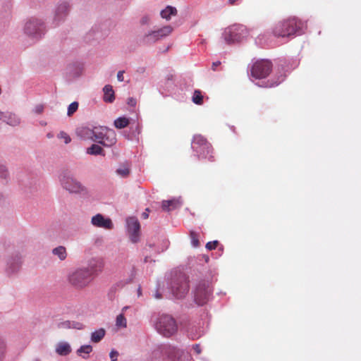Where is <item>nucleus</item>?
<instances>
[{
    "mask_svg": "<svg viewBox=\"0 0 361 361\" xmlns=\"http://www.w3.org/2000/svg\"><path fill=\"white\" fill-rule=\"evenodd\" d=\"M303 23L295 18H290L276 23L273 34L277 37H289L302 33Z\"/></svg>",
    "mask_w": 361,
    "mask_h": 361,
    "instance_id": "obj_1",
    "label": "nucleus"
},
{
    "mask_svg": "<svg viewBox=\"0 0 361 361\" xmlns=\"http://www.w3.org/2000/svg\"><path fill=\"white\" fill-rule=\"evenodd\" d=\"M97 269L90 264L87 267L79 268L71 272L68 281L76 288H83L90 283Z\"/></svg>",
    "mask_w": 361,
    "mask_h": 361,
    "instance_id": "obj_2",
    "label": "nucleus"
},
{
    "mask_svg": "<svg viewBox=\"0 0 361 361\" xmlns=\"http://www.w3.org/2000/svg\"><path fill=\"white\" fill-rule=\"evenodd\" d=\"M192 148L199 159H206L209 161H214V149L211 144L203 136L200 135L194 136Z\"/></svg>",
    "mask_w": 361,
    "mask_h": 361,
    "instance_id": "obj_3",
    "label": "nucleus"
},
{
    "mask_svg": "<svg viewBox=\"0 0 361 361\" xmlns=\"http://www.w3.org/2000/svg\"><path fill=\"white\" fill-rule=\"evenodd\" d=\"M182 352L173 346H161L155 348L150 355V361H161L164 360V357L166 356L171 361H175L176 358H178Z\"/></svg>",
    "mask_w": 361,
    "mask_h": 361,
    "instance_id": "obj_4",
    "label": "nucleus"
},
{
    "mask_svg": "<svg viewBox=\"0 0 361 361\" xmlns=\"http://www.w3.org/2000/svg\"><path fill=\"white\" fill-rule=\"evenodd\" d=\"M213 289L211 283L207 281H200L196 285L194 290V298L199 305L206 304L212 295Z\"/></svg>",
    "mask_w": 361,
    "mask_h": 361,
    "instance_id": "obj_5",
    "label": "nucleus"
},
{
    "mask_svg": "<svg viewBox=\"0 0 361 361\" xmlns=\"http://www.w3.org/2000/svg\"><path fill=\"white\" fill-rule=\"evenodd\" d=\"M156 328L159 334L165 337H170L178 330L175 319L169 315H161L156 324Z\"/></svg>",
    "mask_w": 361,
    "mask_h": 361,
    "instance_id": "obj_6",
    "label": "nucleus"
},
{
    "mask_svg": "<svg viewBox=\"0 0 361 361\" xmlns=\"http://www.w3.org/2000/svg\"><path fill=\"white\" fill-rule=\"evenodd\" d=\"M272 68L271 61L268 60H259L253 63L250 69L252 77L256 79H262L267 77Z\"/></svg>",
    "mask_w": 361,
    "mask_h": 361,
    "instance_id": "obj_7",
    "label": "nucleus"
},
{
    "mask_svg": "<svg viewBox=\"0 0 361 361\" xmlns=\"http://www.w3.org/2000/svg\"><path fill=\"white\" fill-rule=\"evenodd\" d=\"M247 34V30L245 26L241 25H235L224 32V39L228 44L239 42Z\"/></svg>",
    "mask_w": 361,
    "mask_h": 361,
    "instance_id": "obj_8",
    "label": "nucleus"
},
{
    "mask_svg": "<svg viewBox=\"0 0 361 361\" xmlns=\"http://www.w3.org/2000/svg\"><path fill=\"white\" fill-rule=\"evenodd\" d=\"M189 290V284L188 278L185 275H180L173 282L171 291L176 298H183Z\"/></svg>",
    "mask_w": 361,
    "mask_h": 361,
    "instance_id": "obj_9",
    "label": "nucleus"
},
{
    "mask_svg": "<svg viewBox=\"0 0 361 361\" xmlns=\"http://www.w3.org/2000/svg\"><path fill=\"white\" fill-rule=\"evenodd\" d=\"M24 30L26 35L39 38L44 32V24L37 18H31L25 23Z\"/></svg>",
    "mask_w": 361,
    "mask_h": 361,
    "instance_id": "obj_10",
    "label": "nucleus"
},
{
    "mask_svg": "<svg viewBox=\"0 0 361 361\" xmlns=\"http://www.w3.org/2000/svg\"><path fill=\"white\" fill-rule=\"evenodd\" d=\"M61 185L70 192H80L84 190L82 185L68 173H63L60 178Z\"/></svg>",
    "mask_w": 361,
    "mask_h": 361,
    "instance_id": "obj_11",
    "label": "nucleus"
},
{
    "mask_svg": "<svg viewBox=\"0 0 361 361\" xmlns=\"http://www.w3.org/2000/svg\"><path fill=\"white\" fill-rule=\"evenodd\" d=\"M173 31V28L170 25L164 26L158 30L152 31L145 35L143 42L145 44H151L157 42L162 37L169 35Z\"/></svg>",
    "mask_w": 361,
    "mask_h": 361,
    "instance_id": "obj_12",
    "label": "nucleus"
},
{
    "mask_svg": "<svg viewBox=\"0 0 361 361\" xmlns=\"http://www.w3.org/2000/svg\"><path fill=\"white\" fill-rule=\"evenodd\" d=\"M128 231L130 234L132 242L137 241L140 225L135 217H129L127 221Z\"/></svg>",
    "mask_w": 361,
    "mask_h": 361,
    "instance_id": "obj_13",
    "label": "nucleus"
},
{
    "mask_svg": "<svg viewBox=\"0 0 361 361\" xmlns=\"http://www.w3.org/2000/svg\"><path fill=\"white\" fill-rule=\"evenodd\" d=\"M92 224L98 228L111 230L114 228L112 221L109 218H105L102 214H97L93 216L91 219Z\"/></svg>",
    "mask_w": 361,
    "mask_h": 361,
    "instance_id": "obj_14",
    "label": "nucleus"
},
{
    "mask_svg": "<svg viewBox=\"0 0 361 361\" xmlns=\"http://www.w3.org/2000/svg\"><path fill=\"white\" fill-rule=\"evenodd\" d=\"M116 142V134L112 129L108 128L104 139H102L99 143L105 147H111Z\"/></svg>",
    "mask_w": 361,
    "mask_h": 361,
    "instance_id": "obj_15",
    "label": "nucleus"
},
{
    "mask_svg": "<svg viewBox=\"0 0 361 361\" xmlns=\"http://www.w3.org/2000/svg\"><path fill=\"white\" fill-rule=\"evenodd\" d=\"M68 12V5L66 2H63L59 4L56 10L54 20L61 21L65 18Z\"/></svg>",
    "mask_w": 361,
    "mask_h": 361,
    "instance_id": "obj_16",
    "label": "nucleus"
},
{
    "mask_svg": "<svg viewBox=\"0 0 361 361\" xmlns=\"http://www.w3.org/2000/svg\"><path fill=\"white\" fill-rule=\"evenodd\" d=\"M108 128H109L104 126L94 127V128L90 130L92 134L91 139L99 142L102 139H104Z\"/></svg>",
    "mask_w": 361,
    "mask_h": 361,
    "instance_id": "obj_17",
    "label": "nucleus"
},
{
    "mask_svg": "<svg viewBox=\"0 0 361 361\" xmlns=\"http://www.w3.org/2000/svg\"><path fill=\"white\" fill-rule=\"evenodd\" d=\"M180 202L178 200L173 199L170 200H164L162 202L161 208L165 212H169L179 207Z\"/></svg>",
    "mask_w": 361,
    "mask_h": 361,
    "instance_id": "obj_18",
    "label": "nucleus"
},
{
    "mask_svg": "<svg viewBox=\"0 0 361 361\" xmlns=\"http://www.w3.org/2000/svg\"><path fill=\"white\" fill-rule=\"evenodd\" d=\"M104 101L105 102L111 103L115 99L114 91L110 85H106L103 88Z\"/></svg>",
    "mask_w": 361,
    "mask_h": 361,
    "instance_id": "obj_19",
    "label": "nucleus"
},
{
    "mask_svg": "<svg viewBox=\"0 0 361 361\" xmlns=\"http://www.w3.org/2000/svg\"><path fill=\"white\" fill-rule=\"evenodd\" d=\"M56 352L59 355L66 356L71 352V348L68 343L60 342L56 347Z\"/></svg>",
    "mask_w": 361,
    "mask_h": 361,
    "instance_id": "obj_20",
    "label": "nucleus"
},
{
    "mask_svg": "<svg viewBox=\"0 0 361 361\" xmlns=\"http://www.w3.org/2000/svg\"><path fill=\"white\" fill-rule=\"evenodd\" d=\"M177 13V10L176 8L172 6H167L165 9L161 11V16L163 18L169 19L171 16H176Z\"/></svg>",
    "mask_w": 361,
    "mask_h": 361,
    "instance_id": "obj_21",
    "label": "nucleus"
},
{
    "mask_svg": "<svg viewBox=\"0 0 361 361\" xmlns=\"http://www.w3.org/2000/svg\"><path fill=\"white\" fill-rule=\"evenodd\" d=\"M4 120L6 122L7 124L13 126H15L20 123L19 118L14 114H8L7 115L4 114Z\"/></svg>",
    "mask_w": 361,
    "mask_h": 361,
    "instance_id": "obj_22",
    "label": "nucleus"
},
{
    "mask_svg": "<svg viewBox=\"0 0 361 361\" xmlns=\"http://www.w3.org/2000/svg\"><path fill=\"white\" fill-rule=\"evenodd\" d=\"M52 253L54 255L58 256L61 260H64L67 257V252L66 247L63 246H59L52 250Z\"/></svg>",
    "mask_w": 361,
    "mask_h": 361,
    "instance_id": "obj_23",
    "label": "nucleus"
},
{
    "mask_svg": "<svg viewBox=\"0 0 361 361\" xmlns=\"http://www.w3.org/2000/svg\"><path fill=\"white\" fill-rule=\"evenodd\" d=\"M105 336V330L99 329L92 334L91 341L94 343L99 342Z\"/></svg>",
    "mask_w": 361,
    "mask_h": 361,
    "instance_id": "obj_24",
    "label": "nucleus"
},
{
    "mask_svg": "<svg viewBox=\"0 0 361 361\" xmlns=\"http://www.w3.org/2000/svg\"><path fill=\"white\" fill-rule=\"evenodd\" d=\"M129 124V120L125 117L118 118L114 121V126L118 129L124 128Z\"/></svg>",
    "mask_w": 361,
    "mask_h": 361,
    "instance_id": "obj_25",
    "label": "nucleus"
},
{
    "mask_svg": "<svg viewBox=\"0 0 361 361\" xmlns=\"http://www.w3.org/2000/svg\"><path fill=\"white\" fill-rule=\"evenodd\" d=\"M92 351V347L90 345H82L78 350L77 353L79 356H82L83 358L86 359L88 356L83 355L82 353L85 355L90 354Z\"/></svg>",
    "mask_w": 361,
    "mask_h": 361,
    "instance_id": "obj_26",
    "label": "nucleus"
},
{
    "mask_svg": "<svg viewBox=\"0 0 361 361\" xmlns=\"http://www.w3.org/2000/svg\"><path fill=\"white\" fill-rule=\"evenodd\" d=\"M192 101L197 105H202L203 104V95L200 90H195L194 91Z\"/></svg>",
    "mask_w": 361,
    "mask_h": 361,
    "instance_id": "obj_27",
    "label": "nucleus"
},
{
    "mask_svg": "<svg viewBox=\"0 0 361 361\" xmlns=\"http://www.w3.org/2000/svg\"><path fill=\"white\" fill-rule=\"evenodd\" d=\"M103 152V149L100 146L95 144L92 145V146L87 149V154L93 155L102 154Z\"/></svg>",
    "mask_w": 361,
    "mask_h": 361,
    "instance_id": "obj_28",
    "label": "nucleus"
},
{
    "mask_svg": "<svg viewBox=\"0 0 361 361\" xmlns=\"http://www.w3.org/2000/svg\"><path fill=\"white\" fill-rule=\"evenodd\" d=\"M116 325L118 328H126L127 326V321L124 317L123 313H121L116 317Z\"/></svg>",
    "mask_w": 361,
    "mask_h": 361,
    "instance_id": "obj_29",
    "label": "nucleus"
},
{
    "mask_svg": "<svg viewBox=\"0 0 361 361\" xmlns=\"http://www.w3.org/2000/svg\"><path fill=\"white\" fill-rule=\"evenodd\" d=\"M284 80V76L281 75L280 76L278 77L277 80L276 81H273L272 80H268L267 82H266V85L264 86L265 87H275V86H277L279 85L283 80Z\"/></svg>",
    "mask_w": 361,
    "mask_h": 361,
    "instance_id": "obj_30",
    "label": "nucleus"
},
{
    "mask_svg": "<svg viewBox=\"0 0 361 361\" xmlns=\"http://www.w3.org/2000/svg\"><path fill=\"white\" fill-rule=\"evenodd\" d=\"M190 238H191V243H192V245H193V247H197L200 246L198 235L195 232H194V231L190 232Z\"/></svg>",
    "mask_w": 361,
    "mask_h": 361,
    "instance_id": "obj_31",
    "label": "nucleus"
},
{
    "mask_svg": "<svg viewBox=\"0 0 361 361\" xmlns=\"http://www.w3.org/2000/svg\"><path fill=\"white\" fill-rule=\"evenodd\" d=\"M78 108V103L77 102H72L68 107L67 114L70 116L73 115Z\"/></svg>",
    "mask_w": 361,
    "mask_h": 361,
    "instance_id": "obj_32",
    "label": "nucleus"
},
{
    "mask_svg": "<svg viewBox=\"0 0 361 361\" xmlns=\"http://www.w3.org/2000/svg\"><path fill=\"white\" fill-rule=\"evenodd\" d=\"M116 173L122 177H126L128 176L130 171L128 167L122 166L116 170Z\"/></svg>",
    "mask_w": 361,
    "mask_h": 361,
    "instance_id": "obj_33",
    "label": "nucleus"
},
{
    "mask_svg": "<svg viewBox=\"0 0 361 361\" xmlns=\"http://www.w3.org/2000/svg\"><path fill=\"white\" fill-rule=\"evenodd\" d=\"M58 137L59 139H63L66 144L69 143L71 140L70 136L63 131L60 132V133L58 135Z\"/></svg>",
    "mask_w": 361,
    "mask_h": 361,
    "instance_id": "obj_34",
    "label": "nucleus"
},
{
    "mask_svg": "<svg viewBox=\"0 0 361 361\" xmlns=\"http://www.w3.org/2000/svg\"><path fill=\"white\" fill-rule=\"evenodd\" d=\"M219 245V241L218 240H214V241H211V242H208L207 244H206V248L209 250H214L216 248V247L218 246Z\"/></svg>",
    "mask_w": 361,
    "mask_h": 361,
    "instance_id": "obj_35",
    "label": "nucleus"
},
{
    "mask_svg": "<svg viewBox=\"0 0 361 361\" xmlns=\"http://www.w3.org/2000/svg\"><path fill=\"white\" fill-rule=\"evenodd\" d=\"M8 175V173L6 166L0 164V178H6Z\"/></svg>",
    "mask_w": 361,
    "mask_h": 361,
    "instance_id": "obj_36",
    "label": "nucleus"
},
{
    "mask_svg": "<svg viewBox=\"0 0 361 361\" xmlns=\"http://www.w3.org/2000/svg\"><path fill=\"white\" fill-rule=\"evenodd\" d=\"M71 321H65L60 322L58 324L59 328L61 329H71Z\"/></svg>",
    "mask_w": 361,
    "mask_h": 361,
    "instance_id": "obj_37",
    "label": "nucleus"
},
{
    "mask_svg": "<svg viewBox=\"0 0 361 361\" xmlns=\"http://www.w3.org/2000/svg\"><path fill=\"white\" fill-rule=\"evenodd\" d=\"M5 348H6V345H5L4 342L1 339H0V361H1L4 357Z\"/></svg>",
    "mask_w": 361,
    "mask_h": 361,
    "instance_id": "obj_38",
    "label": "nucleus"
},
{
    "mask_svg": "<svg viewBox=\"0 0 361 361\" xmlns=\"http://www.w3.org/2000/svg\"><path fill=\"white\" fill-rule=\"evenodd\" d=\"M71 323V328L73 329H82L84 328V325L80 322L72 321Z\"/></svg>",
    "mask_w": 361,
    "mask_h": 361,
    "instance_id": "obj_39",
    "label": "nucleus"
},
{
    "mask_svg": "<svg viewBox=\"0 0 361 361\" xmlns=\"http://www.w3.org/2000/svg\"><path fill=\"white\" fill-rule=\"evenodd\" d=\"M43 111H44V106L42 104H38L34 109L35 113H36L37 114H42L43 112Z\"/></svg>",
    "mask_w": 361,
    "mask_h": 361,
    "instance_id": "obj_40",
    "label": "nucleus"
},
{
    "mask_svg": "<svg viewBox=\"0 0 361 361\" xmlns=\"http://www.w3.org/2000/svg\"><path fill=\"white\" fill-rule=\"evenodd\" d=\"M109 356H110L111 360H113V359H115V358L117 359V357L118 356V353L115 350H112L110 352Z\"/></svg>",
    "mask_w": 361,
    "mask_h": 361,
    "instance_id": "obj_41",
    "label": "nucleus"
},
{
    "mask_svg": "<svg viewBox=\"0 0 361 361\" xmlns=\"http://www.w3.org/2000/svg\"><path fill=\"white\" fill-rule=\"evenodd\" d=\"M149 16H143V17L141 18V20H140V23H141L142 25H146V24H147V23H149Z\"/></svg>",
    "mask_w": 361,
    "mask_h": 361,
    "instance_id": "obj_42",
    "label": "nucleus"
},
{
    "mask_svg": "<svg viewBox=\"0 0 361 361\" xmlns=\"http://www.w3.org/2000/svg\"><path fill=\"white\" fill-rule=\"evenodd\" d=\"M123 73H124V71H120L118 72L117 73V79L118 81H123Z\"/></svg>",
    "mask_w": 361,
    "mask_h": 361,
    "instance_id": "obj_43",
    "label": "nucleus"
},
{
    "mask_svg": "<svg viewBox=\"0 0 361 361\" xmlns=\"http://www.w3.org/2000/svg\"><path fill=\"white\" fill-rule=\"evenodd\" d=\"M193 350H195V352L197 354V355H200L201 353V348H200V345L199 344H195L193 345Z\"/></svg>",
    "mask_w": 361,
    "mask_h": 361,
    "instance_id": "obj_44",
    "label": "nucleus"
},
{
    "mask_svg": "<svg viewBox=\"0 0 361 361\" xmlns=\"http://www.w3.org/2000/svg\"><path fill=\"white\" fill-rule=\"evenodd\" d=\"M128 104L131 106H135L136 105V100L134 98L130 97L128 99Z\"/></svg>",
    "mask_w": 361,
    "mask_h": 361,
    "instance_id": "obj_45",
    "label": "nucleus"
},
{
    "mask_svg": "<svg viewBox=\"0 0 361 361\" xmlns=\"http://www.w3.org/2000/svg\"><path fill=\"white\" fill-rule=\"evenodd\" d=\"M221 64L220 61H216L212 63V68L213 71H216V68Z\"/></svg>",
    "mask_w": 361,
    "mask_h": 361,
    "instance_id": "obj_46",
    "label": "nucleus"
},
{
    "mask_svg": "<svg viewBox=\"0 0 361 361\" xmlns=\"http://www.w3.org/2000/svg\"><path fill=\"white\" fill-rule=\"evenodd\" d=\"M148 212H149V209H146V212H143V213H142V217H143L144 219H147V218H148V215H149V214H148Z\"/></svg>",
    "mask_w": 361,
    "mask_h": 361,
    "instance_id": "obj_47",
    "label": "nucleus"
},
{
    "mask_svg": "<svg viewBox=\"0 0 361 361\" xmlns=\"http://www.w3.org/2000/svg\"><path fill=\"white\" fill-rule=\"evenodd\" d=\"M238 0H228V3L229 4L231 5H233L235 4V2L237 1Z\"/></svg>",
    "mask_w": 361,
    "mask_h": 361,
    "instance_id": "obj_48",
    "label": "nucleus"
},
{
    "mask_svg": "<svg viewBox=\"0 0 361 361\" xmlns=\"http://www.w3.org/2000/svg\"><path fill=\"white\" fill-rule=\"evenodd\" d=\"M155 298H157V299H160V298H161V295L160 293L157 292L156 294H155Z\"/></svg>",
    "mask_w": 361,
    "mask_h": 361,
    "instance_id": "obj_49",
    "label": "nucleus"
},
{
    "mask_svg": "<svg viewBox=\"0 0 361 361\" xmlns=\"http://www.w3.org/2000/svg\"><path fill=\"white\" fill-rule=\"evenodd\" d=\"M4 118V114L0 111V121Z\"/></svg>",
    "mask_w": 361,
    "mask_h": 361,
    "instance_id": "obj_50",
    "label": "nucleus"
},
{
    "mask_svg": "<svg viewBox=\"0 0 361 361\" xmlns=\"http://www.w3.org/2000/svg\"><path fill=\"white\" fill-rule=\"evenodd\" d=\"M128 309V307H124L123 309H122V313L124 314V312Z\"/></svg>",
    "mask_w": 361,
    "mask_h": 361,
    "instance_id": "obj_51",
    "label": "nucleus"
},
{
    "mask_svg": "<svg viewBox=\"0 0 361 361\" xmlns=\"http://www.w3.org/2000/svg\"><path fill=\"white\" fill-rule=\"evenodd\" d=\"M47 137H48L49 138H51V137H53V135H52V134H51V133H48V134H47Z\"/></svg>",
    "mask_w": 361,
    "mask_h": 361,
    "instance_id": "obj_52",
    "label": "nucleus"
},
{
    "mask_svg": "<svg viewBox=\"0 0 361 361\" xmlns=\"http://www.w3.org/2000/svg\"><path fill=\"white\" fill-rule=\"evenodd\" d=\"M111 361H117L116 358L115 359H113V360H111Z\"/></svg>",
    "mask_w": 361,
    "mask_h": 361,
    "instance_id": "obj_53",
    "label": "nucleus"
}]
</instances>
